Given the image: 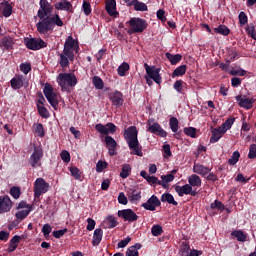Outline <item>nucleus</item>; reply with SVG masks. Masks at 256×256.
<instances>
[{
    "mask_svg": "<svg viewBox=\"0 0 256 256\" xmlns=\"http://www.w3.org/2000/svg\"><path fill=\"white\" fill-rule=\"evenodd\" d=\"M53 9V5L49 1L40 0V8L37 13L40 20L36 24V29L40 35H47L55 27H63V20H61L58 13L53 14Z\"/></svg>",
    "mask_w": 256,
    "mask_h": 256,
    "instance_id": "1",
    "label": "nucleus"
},
{
    "mask_svg": "<svg viewBox=\"0 0 256 256\" xmlns=\"http://www.w3.org/2000/svg\"><path fill=\"white\" fill-rule=\"evenodd\" d=\"M138 131L137 127L130 126L124 131V138L127 141L128 147L132 151V155H138V157H143V152L139 147V140L137 139Z\"/></svg>",
    "mask_w": 256,
    "mask_h": 256,
    "instance_id": "2",
    "label": "nucleus"
},
{
    "mask_svg": "<svg viewBox=\"0 0 256 256\" xmlns=\"http://www.w3.org/2000/svg\"><path fill=\"white\" fill-rule=\"evenodd\" d=\"M57 83L61 87L62 91H69L71 87L77 85V76L73 73H61L57 77Z\"/></svg>",
    "mask_w": 256,
    "mask_h": 256,
    "instance_id": "3",
    "label": "nucleus"
},
{
    "mask_svg": "<svg viewBox=\"0 0 256 256\" xmlns=\"http://www.w3.org/2000/svg\"><path fill=\"white\" fill-rule=\"evenodd\" d=\"M233 123H235V118H229L220 127L214 128L212 130V136L210 137V143H217V141L224 136L226 131H229V129L233 127Z\"/></svg>",
    "mask_w": 256,
    "mask_h": 256,
    "instance_id": "4",
    "label": "nucleus"
},
{
    "mask_svg": "<svg viewBox=\"0 0 256 256\" xmlns=\"http://www.w3.org/2000/svg\"><path fill=\"white\" fill-rule=\"evenodd\" d=\"M129 23L128 34L133 35V33H143L147 29V21L141 18H131Z\"/></svg>",
    "mask_w": 256,
    "mask_h": 256,
    "instance_id": "5",
    "label": "nucleus"
},
{
    "mask_svg": "<svg viewBox=\"0 0 256 256\" xmlns=\"http://www.w3.org/2000/svg\"><path fill=\"white\" fill-rule=\"evenodd\" d=\"M43 93L53 109H57V105H59V95L57 92L53 91V86H51V84H45Z\"/></svg>",
    "mask_w": 256,
    "mask_h": 256,
    "instance_id": "6",
    "label": "nucleus"
},
{
    "mask_svg": "<svg viewBox=\"0 0 256 256\" xmlns=\"http://www.w3.org/2000/svg\"><path fill=\"white\" fill-rule=\"evenodd\" d=\"M147 131L153 133L154 135H159V137H167V132L161 128L159 122L154 119H148L147 121Z\"/></svg>",
    "mask_w": 256,
    "mask_h": 256,
    "instance_id": "7",
    "label": "nucleus"
},
{
    "mask_svg": "<svg viewBox=\"0 0 256 256\" xmlns=\"http://www.w3.org/2000/svg\"><path fill=\"white\" fill-rule=\"evenodd\" d=\"M24 43L28 49L32 51H39V49H43L47 47V43L43 41L41 38H26Z\"/></svg>",
    "mask_w": 256,
    "mask_h": 256,
    "instance_id": "8",
    "label": "nucleus"
},
{
    "mask_svg": "<svg viewBox=\"0 0 256 256\" xmlns=\"http://www.w3.org/2000/svg\"><path fill=\"white\" fill-rule=\"evenodd\" d=\"M49 191V183L43 178H37L34 182V196L39 197Z\"/></svg>",
    "mask_w": 256,
    "mask_h": 256,
    "instance_id": "9",
    "label": "nucleus"
},
{
    "mask_svg": "<svg viewBox=\"0 0 256 256\" xmlns=\"http://www.w3.org/2000/svg\"><path fill=\"white\" fill-rule=\"evenodd\" d=\"M64 51L66 55H69L70 58H73L74 51L77 53L79 51V44L72 36H68L64 44Z\"/></svg>",
    "mask_w": 256,
    "mask_h": 256,
    "instance_id": "10",
    "label": "nucleus"
},
{
    "mask_svg": "<svg viewBox=\"0 0 256 256\" xmlns=\"http://www.w3.org/2000/svg\"><path fill=\"white\" fill-rule=\"evenodd\" d=\"M95 129L100 135H113V133L117 131V126L113 123H108L106 125L96 124Z\"/></svg>",
    "mask_w": 256,
    "mask_h": 256,
    "instance_id": "11",
    "label": "nucleus"
},
{
    "mask_svg": "<svg viewBox=\"0 0 256 256\" xmlns=\"http://www.w3.org/2000/svg\"><path fill=\"white\" fill-rule=\"evenodd\" d=\"M118 217L120 219H123L124 221H128V223H133L139 219V216H137V213L131 209H124L118 211Z\"/></svg>",
    "mask_w": 256,
    "mask_h": 256,
    "instance_id": "12",
    "label": "nucleus"
},
{
    "mask_svg": "<svg viewBox=\"0 0 256 256\" xmlns=\"http://www.w3.org/2000/svg\"><path fill=\"white\" fill-rule=\"evenodd\" d=\"M145 71L150 79H153L158 85L161 84V75H159V68L155 66H149L147 63L144 64Z\"/></svg>",
    "mask_w": 256,
    "mask_h": 256,
    "instance_id": "13",
    "label": "nucleus"
},
{
    "mask_svg": "<svg viewBox=\"0 0 256 256\" xmlns=\"http://www.w3.org/2000/svg\"><path fill=\"white\" fill-rule=\"evenodd\" d=\"M43 159V149L35 148L34 152L30 156L31 167L37 168L41 167V160Z\"/></svg>",
    "mask_w": 256,
    "mask_h": 256,
    "instance_id": "14",
    "label": "nucleus"
},
{
    "mask_svg": "<svg viewBox=\"0 0 256 256\" xmlns=\"http://www.w3.org/2000/svg\"><path fill=\"white\" fill-rule=\"evenodd\" d=\"M175 191L179 197H183V195H191L192 197H195V195H197V190H193L189 184L175 186Z\"/></svg>",
    "mask_w": 256,
    "mask_h": 256,
    "instance_id": "15",
    "label": "nucleus"
},
{
    "mask_svg": "<svg viewBox=\"0 0 256 256\" xmlns=\"http://www.w3.org/2000/svg\"><path fill=\"white\" fill-rule=\"evenodd\" d=\"M159 206H161V201H159V198L155 195H152L146 203L142 204V207L146 209V211H155Z\"/></svg>",
    "mask_w": 256,
    "mask_h": 256,
    "instance_id": "16",
    "label": "nucleus"
},
{
    "mask_svg": "<svg viewBox=\"0 0 256 256\" xmlns=\"http://www.w3.org/2000/svg\"><path fill=\"white\" fill-rule=\"evenodd\" d=\"M13 207V202L9 196L0 197V215L3 213H9Z\"/></svg>",
    "mask_w": 256,
    "mask_h": 256,
    "instance_id": "17",
    "label": "nucleus"
},
{
    "mask_svg": "<svg viewBox=\"0 0 256 256\" xmlns=\"http://www.w3.org/2000/svg\"><path fill=\"white\" fill-rule=\"evenodd\" d=\"M236 101L243 109H253V104L255 103L254 98H248L247 96H237Z\"/></svg>",
    "mask_w": 256,
    "mask_h": 256,
    "instance_id": "18",
    "label": "nucleus"
},
{
    "mask_svg": "<svg viewBox=\"0 0 256 256\" xmlns=\"http://www.w3.org/2000/svg\"><path fill=\"white\" fill-rule=\"evenodd\" d=\"M105 7L110 17L116 18L119 16V12H117V2L115 0H107Z\"/></svg>",
    "mask_w": 256,
    "mask_h": 256,
    "instance_id": "19",
    "label": "nucleus"
},
{
    "mask_svg": "<svg viewBox=\"0 0 256 256\" xmlns=\"http://www.w3.org/2000/svg\"><path fill=\"white\" fill-rule=\"evenodd\" d=\"M0 13H2L3 17H11L13 14V6L7 2V0H3L0 2Z\"/></svg>",
    "mask_w": 256,
    "mask_h": 256,
    "instance_id": "20",
    "label": "nucleus"
},
{
    "mask_svg": "<svg viewBox=\"0 0 256 256\" xmlns=\"http://www.w3.org/2000/svg\"><path fill=\"white\" fill-rule=\"evenodd\" d=\"M13 45H15V41L13 38H11V36H4L0 40V47L3 49V51H11V49H13Z\"/></svg>",
    "mask_w": 256,
    "mask_h": 256,
    "instance_id": "21",
    "label": "nucleus"
},
{
    "mask_svg": "<svg viewBox=\"0 0 256 256\" xmlns=\"http://www.w3.org/2000/svg\"><path fill=\"white\" fill-rule=\"evenodd\" d=\"M105 143H106V147L108 149L109 155H111L112 157L113 155H116L117 152H115V147H117V141H115V139H113V137L111 136H106Z\"/></svg>",
    "mask_w": 256,
    "mask_h": 256,
    "instance_id": "22",
    "label": "nucleus"
},
{
    "mask_svg": "<svg viewBox=\"0 0 256 256\" xmlns=\"http://www.w3.org/2000/svg\"><path fill=\"white\" fill-rule=\"evenodd\" d=\"M24 84H25V77L23 75H16L10 81V85L14 90L21 89V87H23Z\"/></svg>",
    "mask_w": 256,
    "mask_h": 256,
    "instance_id": "23",
    "label": "nucleus"
},
{
    "mask_svg": "<svg viewBox=\"0 0 256 256\" xmlns=\"http://www.w3.org/2000/svg\"><path fill=\"white\" fill-rule=\"evenodd\" d=\"M110 100L115 107H121L123 105V94L118 91L113 92L110 94Z\"/></svg>",
    "mask_w": 256,
    "mask_h": 256,
    "instance_id": "24",
    "label": "nucleus"
},
{
    "mask_svg": "<svg viewBox=\"0 0 256 256\" xmlns=\"http://www.w3.org/2000/svg\"><path fill=\"white\" fill-rule=\"evenodd\" d=\"M127 197L131 203H137L141 199V192L135 188H131L127 192Z\"/></svg>",
    "mask_w": 256,
    "mask_h": 256,
    "instance_id": "25",
    "label": "nucleus"
},
{
    "mask_svg": "<svg viewBox=\"0 0 256 256\" xmlns=\"http://www.w3.org/2000/svg\"><path fill=\"white\" fill-rule=\"evenodd\" d=\"M55 9H57V11H71L73 4L67 0H62L55 4Z\"/></svg>",
    "mask_w": 256,
    "mask_h": 256,
    "instance_id": "26",
    "label": "nucleus"
},
{
    "mask_svg": "<svg viewBox=\"0 0 256 256\" xmlns=\"http://www.w3.org/2000/svg\"><path fill=\"white\" fill-rule=\"evenodd\" d=\"M193 171H194V173H197L198 175H201L202 177H207V175H209V171H211V169H209L201 164H195L193 167Z\"/></svg>",
    "mask_w": 256,
    "mask_h": 256,
    "instance_id": "27",
    "label": "nucleus"
},
{
    "mask_svg": "<svg viewBox=\"0 0 256 256\" xmlns=\"http://www.w3.org/2000/svg\"><path fill=\"white\" fill-rule=\"evenodd\" d=\"M75 59V54H72V58L69 54H65V50L60 54V65L61 67H69V61H73Z\"/></svg>",
    "mask_w": 256,
    "mask_h": 256,
    "instance_id": "28",
    "label": "nucleus"
},
{
    "mask_svg": "<svg viewBox=\"0 0 256 256\" xmlns=\"http://www.w3.org/2000/svg\"><path fill=\"white\" fill-rule=\"evenodd\" d=\"M102 239H103V230L101 228H97L93 234V240H92L93 247H97V245L101 243Z\"/></svg>",
    "mask_w": 256,
    "mask_h": 256,
    "instance_id": "29",
    "label": "nucleus"
},
{
    "mask_svg": "<svg viewBox=\"0 0 256 256\" xmlns=\"http://www.w3.org/2000/svg\"><path fill=\"white\" fill-rule=\"evenodd\" d=\"M188 183L192 189L193 187H201V178L196 174H192L188 177Z\"/></svg>",
    "mask_w": 256,
    "mask_h": 256,
    "instance_id": "30",
    "label": "nucleus"
},
{
    "mask_svg": "<svg viewBox=\"0 0 256 256\" xmlns=\"http://www.w3.org/2000/svg\"><path fill=\"white\" fill-rule=\"evenodd\" d=\"M174 179H175V176L173 174L162 175L161 181H159V185H162V187L166 188L169 186V183L174 181Z\"/></svg>",
    "mask_w": 256,
    "mask_h": 256,
    "instance_id": "31",
    "label": "nucleus"
},
{
    "mask_svg": "<svg viewBox=\"0 0 256 256\" xmlns=\"http://www.w3.org/2000/svg\"><path fill=\"white\" fill-rule=\"evenodd\" d=\"M33 133L37 135V137H45V128H43V124L36 123L32 127Z\"/></svg>",
    "mask_w": 256,
    "mask_h": 256,
    "instance_id": "32",
    "label": "nucleus"
},
{
    "mask_svg": "<svg viewBox=\"0 0 256 256\" xmlns=\"http://www.w3.org/2000/svg\"><path fill=\"white\" fill-rule=\"evenodd\" d=\"M21 237L19 236H14L9 243L8 246V253H13V251H15V249H17V247L19 246V241H20Z\"/></svg>",
    "mask_w": 256,
    "mask_h": 256,
    "instance_id": "33",
    "label": "nucleus"
},
{
    "mask_svg": "<svg viewBox=\"0 0 256 256\" xmlns=\"http://www.w3.org/2000/svg\"><path fill=\"white\" fill-rule=\"evenodd\" d=\"M162 203H169V205L177 206L178 203L175 201V198L170 193H165L161 196Z\"/></svg>",
    "mask_w": 256,
    "mask_h": 256,
    "instance_id": "34",
    "label": "nucleus"
},
{
    "mask_svg": "<svg viewBox=\"0 0 256 256\" xmlns=\"http://www.w3.org/2000/svg\"><path fill=\"white\" fill-rule=\"evenodd\" d=\"M232 237H236L237 241L245 243L247 241V234L241 230H236L231 233Z\"/></svg>",
    "mask_w": 256,
    "mask_h": 256,
    "instance_id": "35",
    "label": "nucleus"
},
{
    "mask_svg": "<svg viewBox=\"0 0 256 256\" xmlns=\"http://www.w3.org/2000/svg\"><path fill=\"white\" fill-rule=\"evenodd\" d=\"M166 57L168 61H170L171 65H177V63H179V61L182 59L181 54L173 55L171 53H166Z\"/></svg>",
    "mask_w": 256,
    "mask_h": 256,
    "instance_id": "36",
    "label": "nucleus"
},
{
    "mask_svg": "<svg viewBox=\"0 0 256 256\" xmlns=\"http://www.w3.org/2000/svg\"><path fill=\"white\" fill-rule=\"evenodd\" d=\"M215 33H218L219 35H224L225 37H227V35H229L231 33V30L225 26V25H220L217 28H214Z\"/></svg>",
    "mask_w": 256,
    "mask_h": 256,
    "instance_id": "37",
    "label": "nucleus"
},
{
    "mask_svg": "<svg viewBox=\"0 0 256 256\" xmlns=\"http://www.w3.org/2000/svg\"><path fill=\"white\" fill-rule=\"evenodd\" d=\"M185 73H187V66L181 65L174 70L172 77H182Z\"/></svg>",
    "mask_w": 256,
    "mask_h": 256,
    "instance_id": "38",
    "label": "nucleus"
},
{
    "mask_svg": "<svg viewBox=\"0 0 256 256\" xmlns=\"http://www.w3.org/2000/svg\"><path fill=\"white\" fill-rule=\"evenodd\" d=\"M118 75L120 77H125L127 75V71H129V64L127 62H123L117 69Z\"/></svg>",
    "mask_w": 256,
    "mask_h": 256,
    "instance_id": "39",
    "label": "nucleus"
},
{
    "mask_svg": "<svg viewBox=\"0 0 256 256\" xmlns=\"http://www.w3.org/2000/svg\"><path fill=\"white\" fill-rule=\"evenodd\" d=\"M129 175H131V165L129 164H124L122 166V171L120 173V177L122 179H127V177H129Z\"/></svg>",
    "mask_w": 256,
    "mask_h": 256,
    "instance_id": "40",
    "label": "nucleus"
},
{
    "mask_svg": "<svg viewBox=\"0 0 256 256\" xmlns=\"http://www.w3.org/2000/svg\"><path fill=\"white\" fill-rule=\"evenodd\" d=\"M169 124L173 133H177V131H179V120H177V118L171 117Z\"/></svg>",
    "mask_w": 256,
    "mask_h": 256,
    "instance_id": "41",
    "label": "nucleus"
},
{
    "mask_svg": "<svg viewBox=\"0 0 256 256\" xmlns=\"http://www.w3.org/2000/svg\"><path fill=\"white\" fill-rule=\"evenodd\" d=\"M92 83L97 89H103L104 87L103 79H101L99 76H94L92 78Z\"/></svg>",
    "mask_w": 256,
    "mask_h": 256,
    "instance_id": "42",
    "label": "nucleus"
},
{
    "mask_svg": "<svg viewBox=\"0 0 256 256\" xmlns=\"http://www.w3.org/2000/svg\"><path fill=\"white\" fill-rule=\"evenodd\" d=\"M69 171L74 179L81 181V170L77 167H70Z\"/></svg>",
    "mask_w": 256,
    "mask_h": 256,
    "instance_id": "43",
    "label": "nucleus"
},
{
    "mask_svg": "<svg viewBox=\"0 0 256 256\" xmlns=\"http://www.w3.org/2000/svg\"><path fill=\"white\" fill-rule=\"evenodd\" d=\"M82 11H83L84 15L89 16V14L92 11L91 3L89 1L83 0Z\"/></svg>",
    "mask_w": 256,
    "mask_h": 256,
    "instance_id": "44",
    "label": "nucleus"
},
{
    "mask_svg": "<svg viewBox=\"0 0 256 256\" xmlns=\"http://www.w3.org/2000/svg\"><path fill=\"white\" fill-rule=\"evenodd\" d=\"M126 256H139V245L129 247Z\"/></svg>",
    "mask_w": 256,
    "mask_h": 256,
    "instance_id": "45",
    "label": "nucleus"
},
{
    "mask_svg": "<svg viewBox=\"0 0 256 256\" xmlns=\"http://www.w3.org/2000/svg\"><path fill=\"white\" fill-rule=\"evenodd\" d=\"M135 11H147V4L136 0L133 5Z\"/></svg>",
    "mask_w": 256,
    "mask_h": 256,
    "instance_id": "46",
    "label": "nucleus"
},
{
    "mask_svg": "<svg viewBox=\"0 0 256 256\" xmlns=\"http://www.w3.org/2000/svg\"><path fill=\"white\" fill-rule=\"evenodd\" d=\"M239 157H241V154L239 151H235L232 154V157L228 160L229 165H237V162L239 161Z\"/></svg>",
    "mask_w": 256,
    "mask_h": 256,
    "instance_id": "47",
    "label": "nucleus"
},
{
    "mask_svg": "<svg viewBox=\"0 0 256 256\" xmlns=\"http://www.w3.org/2000/svg\"><path fill=\"white\" fill-rule=\"evenodd\" d=\"M37 109H38V113H39V115H41V117H44L45 119H47V117H49V111L47 110V108H45V106L38 104Z\"/></svg>",
    "mask_w": 256,
    "mask_h": 256,
    "instance_id": "48",
    "label": "nucleus"
},
{
    "mask_svg": "<svg viewBox=\"0 0 256 256\" xmlns=\"http://www.w3.org/2000/svg\"><path fill=\"white\" fill-rule=\"evenodd\" d=\"M246 33L249 35V37L256 40V30L253 24H250L249 26H247Z\"/></svg>",
    "mask_w": 256,
    "mask_h": 256,
    "instance_id": "49",
    "label": "nucleus"
},
{
    "mask_svg": "<svg viewBox=\"0 0 256 256\" xmlns=\"http://www.w3.org/2000/svg\"><path fill=\"white\" fill-rule=\"evenodd\" d=\"M184 133L185 135H187L188 137H192L195 138L197 137V130L193 127H188L184 129Z\"/></svg>",
    "mask_w": 256,
    "mask_h": 256,
    "instance_id": "50",
    "label": "nucleus"
},
{
    "mask_svg": "<svg viewBox=\"0 0 256 256\" xmlns=\"http://www.w3.org/2000/svg\"><path fill=\"white\" fill-rule=\"evenodd\" d=\"M151 233L154 237H159L163 233V228L159 225H154L151 229Z\"/></svg>",
    "mask_w": 256,
    "mask_h": 256,
    "instance_id": "51",
    "label": "nucleus"
},
{
    "mask_svg": "<svg viewBox=\"0 0 256 256\" xmlns=\"http://www.w3.org/2000/svg\"><path fill=\"white\" fill-rule=\"evenodd\" d=\"M210 207L211 209H217L218 211H223V209H225V206L219 200H215L213 203H211Z\"/></svg>",
    "mask_w": 256,
    "mask_h": 256,
    "instance_id": "52",
    "label": "nucleus"
},
{
    "mask_svg": "<svg viewBox=\"0 0 256 256\" xmlns=\"http://www.w3.org/2000/svg\"><path fill=\"white\" fill-rule=\"evenodd\" d=\"M29 213H31V210L29 209H24V210H21V211H18L16 213V219H25V217H27V215H29Z\"/></svg>",
    "mask_w": 256,
    "mask_h": 256,
    "instance_id": "53",
    "label": "nucleus"
},
{
    "mask_svg": "<svg viewBox=\"0 0 256 256\" xmlns=\"http://www.w3.org/2000/svg\"><path fill=\"white\" fill-rule=\"evenodd\" d=\"M20 71L24 73V75H28V73L31 71V63L20 64Z\"/></svg>",
    "mask_w": 256,
    "mask_h": 256,
    "instance_id": "54",
    "label": "nucleus"
},
{
    "mask_svg": "<svg viewBox=\"0 0 256 256\" xmlns=\"http://www.w3.org/2000/svg\"><path fill=\"white\" fill-rule=\"evenodd\" d=\"M10 195H12L14 199H19V197H21V189H19V187H12L10 189Z\"/></svg>",
    "mask_w": 256,
    "mask_h": 256,
    "instance_id": "55",
    "label": "nucleus"
},
{
    "mask_svg": "<svg viewBox=\"0 0 256 256\" xmlns=\"http://www.w3.org/2000/svg\"><path fill=\"white\" fill-rule=\"evenodd\" d=\"M60 157L64 163H69V161H71V154H69L67 150H63L60 153Z\"/></svg>",
    "mask_w": 256,
    "mask_h": 256,
    "instance_id": "56",
    "label": "nucleus"
},
{
    "mask_svg": "<svg viewBox=\"0 0 256 256\" xmlns=\"http://www.w3.org/2000/svg\"><path fill=\"white\" fill-rule=\"evenodd\" d=\"M51 231H53L51 224H45L42 227V233H43L44 237H49V235L51 234Z\"/></svg>",
    "mask_w": 256,
    "mask_h": 256,
    "instance_id": "57",
    "label": "nucleus"
},
{
    "mask_svg": "<svg viewBox=\"0 0 256 256\" xmlns=\"http://www.w3.org/2000/svg\"><path fill=\"white\" fill-rule=\"evenodd\" d=\"M248 159H256V144L250 145Z\"/></svg>",
    "mask_w": 256,
    "mask_h": 256,
    "instance_id": "58",
    "label": "nucleus"
},
{
    "mask_svg": "<svg viewBox=\"0 0 256 256\" xmlns=\"http://www.w3.org/2000/svg\"><path fill=\"white\" fill-rule=\"evenodd\" d=\"M163 153L164 159H169V157H171V146L169 144L163 145Z\"/></svg>",
    "mask_w": 256,
    "mask_h": 256,
    "instance_id": "59",
    "label": "nucleus"
},
{
    "mask_svg": "<svg viewBox=\"0 0 256 256\" xmlns=\"http://www.w3.org/2000/svg\"><path fill=\"white\" fill-rule=\"evenodd\" d=\"M238 19H239L240 25H247L248 18H247V14H245V12H240Z\"/></svg>",
    "mask_w": 256,
    "mask_h": 256,
    "instance_id": "60",
    "label": "nucleus"
},
{
    "mask_svg": "<svg viewBox=\"0 0 256 256\" xmlns=\"http://www.w3.org/2000/svg\"><path fill=\"white\" fill-rule=\"evenodd\" d=\"M103 169H107V162H103L100 160L96 164V171H97V173H101L103 171Z\"/></svg>",
    "mask_w": 256,
    "mask_h": 256,
    "instance_id": "61",
    "label": "nucleus"
},
{
    "mask_svg": "<svg viewBox=\"0 0 256 256\" xmlns=\"http://www.w3.org/2000/svg\"><path fill=\"white\" fill-rule=\"evenodd\" d=\"M95 225H97L95 220H93L92 218L87 219V226H86L87 231H93V229H95Z\"/></svg>",
    "mask_w": 256,
    "mask_h": 256,
    "instance_id": "62",
    "label": "nucleus"
},
{
    "mask_svg": "<svg viewBox=\"0 0 256 256\" xmlns=\"http://www.w3.org/2000/svg\"><path fill=\"white\" fill-rule=\"evenodd\" d=\"M106 222L108 223V227L110 229H113V227H117V221L115 220V217H113V216H109L106 219Z\"/></svg>",
    "mask_w": 256,
    "mask_h": 256,
    "instance_id": "63",
    "label": "nucleus"
},
{
    "mask_svg": "<svg viewBox=\"0 0 256 256\" xmlns=\"http://www.w3.org/2000/svg\"><path fill=\"white\" fill-rule=\"evenodd\" d=\"M118 203H120V205H127L128 200H127V196H125V193L123 192L119 193Z\"/></svg>",
    "mask_w": 256,
    "mask_h": 256,
    "instance_id": "64",
    "label": "nucleus"
}]
</instances>
